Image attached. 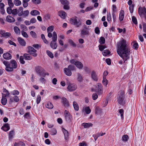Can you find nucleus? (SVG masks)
I'll use <instances>...</instances> for the list:
<instances>
[{"mask_svg": "<svg viewBox=\"0 0 146 146\" xmlns=\"http://www.w3.org/2000/svg\"><path fill=\"white\" fill-rule=\"evenodd\" d=\"M126 42L125 40L123 39L117 44V53L124 60V63L130 58V48L127 46Z\"/></svg>", "mask_w": 146, "mask_h": 146, "instance_id": "f257e3e1", "label": "nucleus"}, {"mask_svg": "<svg viewBox=\"0 0 146 146\" xmlns=\"http://www.w3.org/2000/svg\"><path fill=\"white\" fill-rule=\"evenodd\" d=\"M2 61L6 66L5 70L7 72H13L14 69H16L17 67V62L15 60H11L10 62L3 59Z\"/></svg>", "mask_w": 146, "mask_h": 146, "instance_id": "f03ea898", "label": "nucleus"}, {"mask_svg": "<svg viewBox=\"0 0 146 146\" xmlns=\"http://www.w3.org/2000/svg\"><path fill=\"white\" fill-rule=\"evenodd\" d=\"M69 21L72 25H74L76 27H79L82 25L81 21L76 16L70 18Z\"/></svg>", "mask_w": 146, "mask_h": 146, "instance_id": "7ed1b4c3", "label": "nucleus"}, {"mask_svg": "<svg viewBox=\"0 0 146 146\" xmlns=\"http://www.w3.org/2000/svg\"><path fill=\"white\" fill-rule=\"evenodd\" d=\"M125 96L123 92H121L117 98V101L118 103L122 106L125 104V101L124 100Z\"/></svg>", "mask_w": 146, "mask_h": 146, "instance_id": "20e7f679", "label": "nucleus"}, {"mask_svg": "<svg viewBox=\"0 0 146 146\" xmlns=\"http://www.w3.org/2000/svg\"><path fill=\"white\" fill-rule=\"evenodd\" d=\"M35 70L36 72L40 76H41L44 71H45L44 69L40 66H36Z\"/></svg>", "mask_w": 146, "mask_h": 146, "instance_id": "39448f33", "label": "nucleus"}, {"mask_svg": "<svg viewBox=\"0 0 146 146\" xmlns=\"http://www.w3.org/2000/svg\"><path fill=\"white\" fill-rule=\"evenodd\" d=\"M138 13L139 15L141 16L144 15L145 19L146 20V9L145 7H139L138 8Z\"/></svg>", "mask_w": 146, "mask_h": 146, "instance_id": "423d86ee", "label": "nucleus"}, {"mask_svg": "<svg viewBox=\"0 0 146 146\" xmlns=\"http://www.w3.org/2000/svg\"><path fill=\"white\" fill-rule=\"evenodd\" d=\"M102 86L100 83H98L96 86L95 91L99 94H101L103 92Z\"/></svg>", "mask_w": 146, "mask_h": 146, "instance_id": "0eeeda50", "label": "nucleus"}, {"mask_svg": "<svg viewBox=\"0 0 146 146\" xmlns=\"http://www.w3.org/2000/svg\"><path fill=\"white\" fill-rule=\"evenodd\" d=\"M0 34L1 35L0 37H4L5 38H7L10 37L11 34L10 33L5 32L4 30H0Z\"/></svg>", "mask_w": 146, "mask_h": 146, "instance_id": "6e6552de", "label": "nucleus"}, {"mask_svg": "<svg viewBox=\"0 0 146 146\" xmlns=\"http://www.w3.org/2000/svg\"><path fill=\"white\" fill-rule=\"evenodd\" d=\"M67 89L69 92H72L77 89V85L74 84L70 83L67 87Z\"/></svg>", "mask_w": 146, "mask_h": 146, "instance_id": "1a4fd4ad", "label": "nucleus"}, {"mask_svg": "<svg viewBox=\"0 0 146 146\" xmlns=\"http://www.w3.org/2000/svg\"><path fill=\"white\" fill-rule=\"evenodd\" d=\"M64 115L66 121L68 122H70L71 121L72 116L69 112L66 110H65L64 112Z\"/></svg>", "mask_w": 146, "mask_h": 146, "instance_id": "9d476101", "label": "nucleus"}, {"mask_svg": "<svg viewBox=\"0 0 146 146\" xmlns=\"http://www.w3.org/2000/svg\"><path fill=\"white\" fill-rule=\"evenodd\" d=\"M62 103L65 107H68L69 106V103L68 100L65 97L62 98Z\"/></svg>", "mask_w": 146, "mask_h": 146, "instance_id": "9b49d317", "label": "nucleus"}, {"mask_svg": "<svg viewBox=\"0 0 146 146\" xmlns=\"http://www.w3.org/2000/svg\"><path fill=\"white\" fill-rule=\"evenodd\" d=\"M1 129L5 132L8 131L10 129L9 124L8 123L4 124L1 127Z\"/></svg>", "mask_w": 146, "mask_h": 146, "instance_id": "f8f14e48", "label": "nucleus"}, {"mask_svg": "<svg viewBox=\"0 0 146 146\" xmlns=\"http://www.w3.org/2000/svg\"><path fill=\"white\" fill-rule=\"evenodd\" d=\"M3 58L7 60H9L11 59V55L8 52H6L4 53L3 54Z\"/></svg>", "mask_w": 146, "mask_h": 146, "instance_id": "ddd939ff", "label": "nucleus"}, {"mask_svg": "<svg viewBox=\"0 0 146 146\" xmlns=\"http://www.w3.org/2000/svg\"><path fill=\"white\" fill-rule=\"evenodd\" d=\"M58 15L63 19H65L66 18V13L65 12L63 11H59L58 12Z\"/></svg>", "mask_w": 146, "mask_h": 146, "instance_id": "4468645a", "label": "nucleus"}, {"mask_svg": "<svg viewBox=\"0 0 146 146\" xmlns=\"http://www.w3.org/2000/svg\"><path fill=\"white\" fill-rule=\"evenodd\" d=\"M91 77L92 78L94 81H97L98 78L96 73L94 70L92 71L91 74Z\"/></svg>", "mask_w": 146, "mask_h": 146, "instance_id": "2eb2a0df", "label": "nucleus"}, {"mask_svg": "<svg viewBox=\"0 0 146 146\" xmlns=\"http://www.w3.org/2000/svg\"><path fill=\"white\" fill-rule=\"evenodd\" d=\"M17 40L19 44L23 46H25L26 45V43L24 39L21 37H19Z\"/></svg>", "mask_w": 146, "mask_h": 146, "instance_id": "dca6fc26", "label": "nucleus"}, {"mask_svg": "<svg viewBox=\"0 0 146 146\" xmlns=\"http://www.w3.org/2000/svg\"><path fill=\"white\" fill-rule=\"evenodd\" d=\"M62 131L64 134V139L66 140H68L69 139V133L68 131L64 128H62Z\"/></svg>", "mask_w": 146, "mask_h": 146, "instance_id": "f3484780", "label": "nucleus"}, {"mask_svg": "<svg viewBox=\"0 0 146 146\" xmlns=\"http://www.w3.org/2000/svg\"><path fill=\"white\" fill-rule=\"evenodd\" d=\"M27 48L28 50L27 52L30 54H31L32 52H36V50L31 46H29Z\"/></svg>", "mask_w": 146, "mask_h": 146, "instance_id": "a211bd4d", "label": "nucleus"}, {"mask_svg": "<svg viewBox=\"0 0 146 146\" xmlns=\"http://www.w3.org/2000/svg\"><path fill=\"white\" fill-rule=\"evenodd\" d=\"M64 72L68 76H70L72 75L71 70L68 68H65L64 69Z\"/></svg>", "mask_w": 146, "mask_h": 146, "instance_id": "6ab92c4d", "label": "nucleus"}, {"mask_svg": "<svg viewBox=\"0 0 146 146\" xmlns=\"http://www.w3.org/2000/svg\"><path fill=\"white\" fill-rule=\"evenodd\" d=\"M6 20L8 22L11 23H13L15 21V19L10 15H8L7 16Z\"/></svg>", "mask_w": 146, "mask_h": 146, "instance_id": "aec40b11", "label": "nucleus"}, {"mask_svg": "<svg viewBox=\"0 0 146 146\" xmlns=\"http://www.w3.org/2000/svg\"><path fill=\"white\" fill-rule=\"evenodd\" d=\"M50 46L53 49H55L57 47V44L56 42L51 41L50 43Z\"/></svg>", "mask_w": 146, "mask_h": 146, "instance_id": "412c9836", "label": "nucleus"}, {"mask_svg": "<svg viewBox=\"0 0 146 146\" xmlns=\"http://www.w3.org/2000/svg\"><path fill=\"white\" fill-rule=\"evenodd\" d=\"M74 64L77 68L79 69H82L83 67V64L80 61L75 62Z\"/></svg>", "mask_w": 146, "mask_h": 146, "instance_id": "4be33fe9", "label": "nucleus"}, {"mask_svg": "<svg viewBox=\"0 0 146 146\" xmlns=\"http://www.w3.org/2000/svg\"><path fill=\"white\" fill-rule=\"evenodd\" d=\"M124 11L123 10H121L119 15V20L120 21H122L124 18Z\"/></svg>", "mask_w": 146, "mask_h": 146, "instance_id": "5701e85b", "label": "nucleus"}, {"mask_svg": "<svg viewBox=\"0 0 146 146\" xmlns=\"http://www.w3.org/2000/svg\"><path fill=\"white\" fill-rule=\"evenodd\" d=\"M89 31L87 30L84 29H82L81 31V34L82 36H85L88 35Z\"/></svg>", "mask_w": 146, "mask_h": 146, "instance_id": "b1692460", "label": "nucleus"}, {"mask_svg": "<svg viewBox=\"0 0 146 146\" xmlns=\"http://www.w3.org/2000/svg\"><path fill=\"white\" fill-rule=\"evenodd\" d=\"M15 135V132L14 130H11L9 131V141L11 140L13 137Z\"/></svg>", "mask_w": 146, "mask_h": 146, "instance_id": "393cba45", "label": "nucleus"}, {"mask_svg": "<svg viewBox=\"0 0 146 146\" xmlns=\"http://www.w3.org/2000/svg\"><path fill=\"white\" fill-rule=\"evenodd\" d=\"M5 5L2 3H0V9H1V12L2 14L3 15L5 12V11L4 9V7Z\"/></svg>", "mask_w": 146, "mask_h": 146, "instance_id": "a878e982", "label": "nucleus"}, {"mask_svg": "<svg viewBox=\"0 0 146 146\" xmlns=\"http://www.w3.org/2000/svg\"><path fill=\"white\" fill-rule=\"evenodd\" d=\"M82 125L84 126V128H86L92 127L93 125V124L91 123H82Z\"/></svg>", "mask_w": 146, "mask_h": 146, "instance_id": "bb28decb", "label": "nucleus"}, {"mask_svg": "<svg viewBox=\"0 0 146 146\" xmlns=\"http://www.w3.org/2000/svg\"><path fill=\"white\" fill-rule=\"evenodd\" d=\"M3 92L5 93V94H4L2 93L3 96L6 97H8L9 96L10 94V93L9 91L6 89V88H3Z\"/></svg>", "mask_w": 146, "mask_h": 146, "instance_id": "cd10ccee", "label": "nucleus"}, {"mask_svg": "<svg viewBox=\"0 0 146 146\" xmlns=\"http://www.w3.org/2000/svg\"><path fill=\"white\" fill-rule=\"evenodd\" d=\"M1 102V104L3 105H5L7 104V99L6 97L2 96Z\"/></svg>", "mask_w": 146, "mask_h": 146, "instance_id": "c85d7f7f", "label": "nucleus"}, {"mask_svg": "<svg viewBox=\"0 0 146 146\" xmlns=\"http://www.w3.org/2000/svg\"><path fill=\"white\" fill-rule=\"evenodd\" d=\"M31 14L33 16H36L40 14V12L37 10H34L30 12Z\"/></svg>", "mask_w": 146, "mask_h": 146, "instance_id": "c756f323", "label": "nucleus"}, {"mask_svg": "<svg viewBox=\"0 0 146 146\" xmlns=\"http://www.w3.org/2000/svg\"><path fill=\"white\" fill-rule=\"evenodd\" d=\"M57 38V35L56 33L54 31L53 33V36L52 38V41L56 42Z\"/></svg>", "mask_w": 146, "mask_h": 146, "instance_id": "7c9ffc66", "label": "nucleus"}, {"mask_svg": "<svg viewBox=\"0 0 146 146\" xmlns=\"http://www.w3.org/2000/svg\"><path fill=\"white\" fill-rule=\"evenodd\" d=\"M18 11V15L19 16H21L23 15V8L22 7H20Z\"/></svg>", "mask_w": 146, "mask_h": 146, "instance_id": "2f4dec72", "label": "nucleus"}, {"mask_svg": "<svg viewBox=\"0 0 146 146\" xmlns=\"http://www.w3.org/2000/svg\"><path fill=\"white\" fill-rule=\"evenodd\" d=\"M50 132L51 135H54L56 134L57 131L55 128H52L50 130Z\"/></svg>", "mask_w": 146, "mask_h": 146, "instance_id": "473e14b6", "label": "nucleus"}, {"mask_svg": "<svg viewBox=\"0 0 146 146\" xmlns=\"http://www.w3.org/2000/svg\"><path fill=\"white\" fill-rule=\"evenodd\" d=\"M102 112V110L98 106L96 107L95 113L96 114H100Z\"/></svg>", "mask_w": 146, "mask_h": 146, "instance_id": "72a5a7b5", "label": "nucleus"}, {"mask_svg": "<svg viewBox=\"0 0 146 146\" xmlns=\"http://www.w3.org/2000/svg\"><path fill=\"white\" fill-rule=\"evenodd\" d=\"M13 29L16 34L17 35L20 34V30L17 27H14L13 28Z\"/></svg>", "mask_w": 146, "mask_h": 146, "instance_id": "f704fd0d", "label": "nucleus"}, {"mask_svg": "<svg viewBox=\"0 0 146 146\" xmlns=\"http://www.w3.org/2000/svg\"><path fill=\"white\" fill-rule=\"evenodd\" d=\"M23 56L25 60H30L32 59V57L30 56L28 54H23Z\"/></svg>", "mask_w": 146, "mask_h": 146, "instance_id": "c9c22d12", "label": "nucleus"}, {"mask_svg": "<svg viewBox=\"0 0 146 146\" xmlns=\"http://www.w3.org/2000/svg\"><path fill=\"white\" fill-rule=\"evenodd\" d=\"M30 0H23V7L24 8H26L28 6V2Z\"/></svg>", "mask_w": 146, "mask_h": 146, "instance_id": "e433bc0d", "label": "nucleus"}, {"mask_svg": "<svg viewBox=\"0 0 146 146\" xmlns=\"http://www.w3.org/2000/svg\"><path fill=\"white\" fill-rule=\"evenodd\" d=\"M73 106L74 110L76 111H78L79 110V106L77 103L75 101L73 102Z\"/></svg>", "mask_w": 146, "mask_h": 146, "instance_id": "4c0bfd02", "label": "nucleus"}, {"mask_svg": "<svg viewBox=\"0 0 146 146\" xmlns=\"http://www.w3.org/2000/svg\"><path fill=\"white\" fill-rule=\"evenodd\" d=\"M129 139V137L127 135H123L122 138V139L123 142H126L128 141Z\"/></svg>", "mask_w": 146, "mask_h": 146, "instance_id": "58836bf2", "label": "nucleus"}, {"mask_svg": "<svg viewBox=\"0 0 146 146\" xmlns=\"http://www.w3.org/2000/svg\"><path fill=\"white\" fill-rule=\"evenodd\" d=\"M30 34L33 38H36L37 37V34L33 31H31L30 32Z\"/></svg>", "mask_w": 146, "mask_h": 146, "instance_id": "ea45409f", "label": "nucleus"}, {"mask_svg": "<svg viewBox=\"0 0 146 146\" xmlns=\"http://www.w3.org/2000/svg\"><path fill=\"white\" fill-rule=\"evenodd\" d=\"M46 107L47 108L51 109L53 108V106L50 102H48L46 105Z\"/></svg>", "mask_w": 146, "mask_h": 146, "instance_id": "a19ab883", "label": "nucleus"}, {"mask_svg": "<svg viewBox=\"0 0 146 146\" xmlns=\"http://www.w3.org/2000/svg\"><path fill=\"white\" fill-rule=\"evenodd\" d=\"M13 3L16 6H19L21 4V1L19 0H14Z\"/></svg>", "mask_w": 146, "mask_h": 146, "instance_id": "79ce46f5", "label": "nucleus"}, {"mask_svg": "<svg viewBox=\"0 0 146 146\" xmlns=\"http://www.w3.org/2000/svg\"><path fill=\"white\" fill-rule=\"evenodd\" d=\"M46 53L48 56L51 58H53V54L51 52L48 50H47L46 51Z\"/></svg>", "mask_w": 146, "mask_h": 146, "instance_id": "37998d69", "label": "nucleus"}, {"mask_svg": "<svg viewBox=\"0 0 146 146\" xmlns=\"http://www.w3.org/2000/svg\"><path fill=\"white\" fill-rule=\"evenodd\" d=\"M77 80L79 82H81L83 81V78L81 75L79 73H78Z\"/></svg>", "mask_w": 146, "mask_h": 146, "instance_id": "c03bdc74", "label": "nucleus"}, {"mask_svg": "<svg viewBox=\"0 0 146 146\" xmlns=\"http://www.w3.org/2000/svg\"><path fill=\"white\" fill-rule=\"evenodd\" d=\"M103 79L102 80V83L105 86H106L107 84H108V81L106 79V77H103Z\"/></svg>", "mask_w": 146, "mask_h": 146, "instance_id": "a18cd8bd", "label": "nucleus"}, {"mask_svg": "<svg viewBox=\"0 0 146 146\" xmlns=\"http://www.w3.org/2000/svg\"><path fill=\"white\" fill-rule=\"evenodd\" d=\"M105 40L104 37H101L99 40V42L101 44H103L105 43Z\"/></svg>", "mask_w": 146, "mask_h": 146, "instance_id": "49530a36", "label": "nucleus"}, {"mask_svg": "<svg viewBox=\"0 0 146 146\" xmlns=\"http://www.w3.org/2000/svg\"><path fill=\"white\" fill-rule=\"evenodd\" d=\"M119 112L121 114V119H123L124 110L123 109H119L118 110Z\"/></svg>", "mask_w": 146, "mask_h": 146, "instance_id": "de8ad7c7", "label": "nucleus"}, {"mask_svg": "<svg viewBox=\"0 0 146 146\" xmlns=\"http://www.w3.org/2000/svg\"><path fill=\"white\" fill-rule=\"evenodd\" d=\"M110 52L109 50H106L103 51L102 52L103 55L105 56H106L110 54Z\"/></svg>", "mask_w": 146, "mask_h": 146, "instance_id": "09e8293b", "label": "nucleus"}, {"mask_svg": "<svg viewBox=\"0 0 146 146\" xmlns=\"http://www.w3.org/2000/svg\"><path fill=\"white\" fill-rule=\"evenodd\" d=\"M61 3L63 5H69V2L67 0H60Z\"/></svg>", "mask_w": 146, "mask_h": 146, "instance_id": "8fccbe9b", "label": "nucleus"}, {"mask_svg": "<svg viewBox=\"0 0 146 146\" xmlns=\"http://www.w3.org/2000/svg\"><path fill=\"white\" fill-rule=\"evenodd\" d=\"M8 3L10 7H13L14 6L12 0H7Z\"/></svg>", "mask_w": 146, "mask_h": 146, "instance_id": "3c124183", "label": "nucleus"}, {"mask_svg": "<svg viewBox=\"0 0 146 146\" xmlns=\"http://www.w3.org/2000/svg\"><path fill=\"white\" fill-rule=\"evenodd\" d=\"M68 42L70 44L71 46L75 47L76 46V44L72 40L69 39L68 40Z\"/></svg>", "mask_w": 146, "mask_h": 146, "instance_id": "603ef678", "label": "nucleus"}, {"mask_svg": "<svg viewBox=\"0 0 146 146\" xmlns=\"http://www.w3.org/2000/svg\"><path fill=\"white\" fill-rule=\"evenodd\" d=\"M11 94L13 95H17L19 94V91L16 90H14L11 92Z\"/></svg>", "mask_w": 146, "mask_h": 146, "instance_id": "864d4df0", "label": "nucleus"}, {"mask_svg": "<svg viewBox=\"0 0 146 146\" xmlns=\"http://www.w3.org/2000/svg\"><path fill=\"white\" fill-rule=\"evenodd\" d=\"M85 111L87 114H89L91 112V110L90 109L89 107L88 106L85 108Z\"/></svg>", "mask_w": 146, "mask_h": 146, "instance_id": "5fc2aeb1", "label": "nucleus"}, {"mask_svg": "<svg viewBox=\"0 0 146 146\" xmlns=\"http://www.w3.org/2000/svg\"><path fill=\"white\" fill-rule=\"evenodd\" d=\"M32 1L33 3L35 4H38L41 3L40 0H32Z\"/></svg>", "mask_w": 146, "mask_h": 146, "instance_id": "6e6d98bb", "label": "nucleus"}, {"mask_svg": "<svg viewBox=\"0 0 146 146\" xmlns=\"http://www.w3.org/2000/svg\"><path fill=\"white\" fill-rule=\"evenodd\" d=\"M133 47L134 49L137 50L139 47V45L138 43L137 42L134 43L133 44Z\"/></svg>", "mask_w": 146, "mask_h": 146, "instance_id": "4d7b16f0", "label": "nucleus"}, {"mask_svg": "<svg viewBox=\"0 0 146 146\" xmlns=\"http://www.w3.org/2000/svg\"><path fill=\"white\" fill-rule=\"evenodd\" d=\"M132 20L133 22L135 24H137V22L136 18L134 16H133L132 17Z\"/></svg>", "mask_w": 146, "mask_h": 146, "instance_id": "13d9d810", "label": "nucleus"}, {"mask_svg": "<svg viewBox=\"0 0 146 146\" xmlns=\"http://www.w3.org/2000/svg\"><path fill=\"white\" fill-rule=\"evenodd\" d=\"M19 61L20 63L22 64H24L25 63V61L24 60V58L23 56H21L19 58Z\"/></svg>", "mask_w": 146, "mask_h": 146, "instance_id": "bf43d9fd", "label": "nucleus"}, {"mask_svg": "<svg viewBox=\"0 0 146 146\" xmlns=\"http://www.w3.org/2000/svg\"><path fill=\"white\" fill-rule=\"evenodd\" d=\"M11 8L12 7H9L7 8V13L9 14H10L12 13V10Z\"/></svg>", "mask_w": 146, "mask_h": 146, "instance_id": "052dcab7", "label": "nucleus"}, {"mask_svg": "<svg viewBox=\"0 0 146 146\" xmlns=\"http://www.w3.org/2000/svg\"><path fill=\"white\" fill-rule=\"evenodd\" d=\"M75 66L74 65H70L68 66V68L71 70H74L75 69Z\"/></svg>", "mask_w": 146, "mask_h": 146, "instance_id": "680f3d73", "label": "nucleus"}, {"mask_svg": "<svg viewBox=\"0 0 146 146\" xmlns=\"http://www.w3.org/2000/svg\"><path fill=\"white\" fill-rule=\"evenodd\" d=\"M21 33L22 35L25 37L28 38L29 36L27 33L23 31H21Z\"/></svg>", "mask_w": 146, "mask_h": 146, "instance_id": "e2e57ef3", "label": "nucleus"}, {"mask_svg": "<svg viewBox=\"0 0 146 146\" xmlns=\"http://www.w3.org/2000/svg\"><path fill=\"white\" fill-rule=\"evenodd\" d=\"M41 99V98L40 96L39 95H38L37 96L36 98V104H38L40 103Z\"/></svg>", "mask_w": 146, "mask_h": 146, "instance_id": "0e129e2a", "label": "nucleus"}, {"mask_svg": "<svg viewBox=\"0 0 146 146\" xmlns=\"http://www.w3.org/2000/svg\"><path fill=\"white\" fill-rule=\"evenodd\" d=\"M29 12L28 10H26L24 11L23 13V15H24V17H27L29 15Z\"/></svg>", "mask_w": 146, "mask_h": 146, "instance_id": "69168bd1", "label": "nucleus"}, {"mask_svg": "<svg viewBox=\"0 0 146 146\" xmlns=\"http://www.w3.org/2000/svg\"><path fill=\"white\" fill-rule=\"evenodd\" d=\"M18 11L17 9H15L12 10V14L13 15H16L18 14Z\"/></svg>", "mask_w": 146, "mask_h": 146, "instance_id": "338daca9", "label": "nucleus"}, {"mask_svg": "<svg viewBox=\"0 0 146 146\" xmlns=\"http://www.w3.org/2000/svg\"><path fill=\"white\" fill-rule=\"evenodd\" d=\"M54 30L53 27L52 26H50L47 29V31L51 32H52Z\"/></svg>", "mask_w": 146, "mask_h": 146, "instance_id": "774afa93", "label": "nucleus"}]
</instances>
